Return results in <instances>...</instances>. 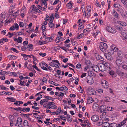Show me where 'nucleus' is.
Here are the masks:
<instances>
[{"instance_id": "63", "label": "nucleus", "mask_w": 127, "mask_h": 127, "mask_svg": "<svg viewBox=\"0 0 127 127\" xmlns=\"http://www.w3.org/2000/svg\"><path fill=\"white\" fill-rule=\"evenodd\" d=\"M15 25L16 30H18L19 28V26L18 24L16 23H15Z\"/></svg>"}, {"instance_id": "17", "label": "nucleus", "mask_w": 127, "mask_h": 127, "mask_svg": "<svg viewBox=\"0 0 127 127\" xmlns=\"http://www.w3.org/2000/svg\"><path fill=\"white\" fill-rule=\"evenodd\" d=\"M111 51H116L118 50V48L116 47V46L114 45H112L111 46Z\"/></svg>"}, {"instance_id": "9", "label": "nucleus", "mask_w": 127, "mask_h": 127, "mask_svg": "<svg viewBox=\"0 0 127 127\" xmlns=\"http://www.w3.org/2000/svg\"><path fill=\"white\" fill-rule=\"evenodd\" d=\"M103 64H104V67L105 68V70H106V69L108 70L110 69L111 67V64L105 61H103Z\"/></svg>"}, {"instance_id": "7", "label": "nucleus", "mask_w": 127, "mask_h": 127, "mask_svg": "<svg viewBox=\"0 0 127 127\" xmlns=\"http://www.w3.org/2000/svg\"><path fill=\"white\" fill-rule=\"evenodd\" d=\"M105 57L108 60H112L113 58L112 56V53L111 52H108V53H105L104 54Z\"/></svg>"}, {"instance_id": "45", "label": "nucleus", "mask_w": 127, "mask_h": 127, "mask_svg": "<svg viewBox=\"0 0 127 127\" xmlns=\"http://www.w3.org/2000/svg\"><path fill=\"white\" fill-rule=\"evenodd\" d=\"M9 56L11 58V60H15L17 58V57L16 56L13 55H10Z\"/></svg>"}, {"instance_id": "46", "label": "nucleus", "mask_w": 127, "mask_h": 127, "mask_svg": "<svg viewBox=\"0 0 127 127\" xmlns=\"http://www.w3.org/2000/svg\"><path fill=\"white\" fill-rule=\"evenodd\" d=\"M113 108L110 106L107 107V111H111L113 110Z\"/></svg>"}, {"instance_id": "48", "label": "nucleus", "mask_w": 127, "mask_h": 127, "mask_svg": "<svg viewBox=\"0 0 127 127\" xmlns=\"http://www.w3.org/2000/svg\"><path fill=\"white\" fill-rule=\"evenodd\" d=\"M33 47V45L32 44H28V46H27L28 48H29V50H31V49H32Z\"/></svg>"}, {"instance_id": "33", "label": "nucleus", "mask_w": 127, "mask_h": 127, "mask_svg": "<svg viewBox=\"0 0 127 127\" xmlns=\"http://www.w3.org/2000/svg\"><path fill=\"white\" fill-rule=\"evenodd\" d=\"M93 101L92 98L91 97H89L88 98V104H90L91 103H92Z\"/></svg>"}, {"instance_id": "24", "label": "nucleus", "mask_w": 127, "mask_h": 127, "mask_svg": "<svg viewBox=\"0 0 127 127\" xmlns=\"http://www.w3.org/2000/svg\"><path fill=\"white\" fill-rule=\"evenodd\" d=\"M81 21L80 19H79L78 21V23L79 26V28L80 29L83 28V27L82 26V22H80Z\"/></svg>"}, {"instance_id": "20", "label": "nucleus", "mask_w": 127, "mask_h": 127, "mask_svg": "<svg viewBox=\"0 0 127 127\" xmlns=\"http://www.w3.org/2000/svg\"><path fill=\"white\" fill-rule=\"evenodd\" d=\"M96 59L98 60L103 61L104 60V58L99 55H98L96 56Z\"/></svg>"}, {"instance_id": "29", "label": "nucleus", "mask_w": 127, "mask_h": 127, "mask_svg": "<svg viewBox=\"0 0 127 127\" xmlns=\"http://www.w3.org/2000/svg\"><path fill=\"white\" fill-rule=\"evenodd\" d=\"M24 30V29H22L21 30L20 32H17V34L18 35H23L24 34L23 32Z\"/></svg>"}, {"instance_id": "50", "label": "nucleus", "mask_w": 127, "mask_h": 127, "mask_svg": "<svg viewBox=\"0 0 127 127\" xmlns=\"http://www.w3.org/2000/svg\"><path fill=\"white\" fill-rule=\"evenodd\" d=\"M39 55L42 57H44L46 55V54L45 53L40 52L39 53Z\"/></svg>"}, {"instance_id": "31", "label": "nucleus", "mask_w": 127, "mask_h": 127, "mask_svg": "<svg viewBox=\"0 0 127 127\" xmlns=\"http://www.w3.org/2000/svg\"><path fill=\"white\" fill-rule=\"evenodd\" d=\"M43 38H45V39H47L48 42H52L53 40V38L52 37H47V38H46V37L44 35L43 36Z\"/></svg>"}, {"instance_id": "32", "label": "nucleus", "mask_w": 127, "mask_h": 127, "mask_svg": "<svg viewBox=\"0 0 127 127\" xmlns=\"http://www.w3.org/2000/svg\"><path fill=\"white\" fill-rule=\"evenodd\" d=\"M21 55L23 57L24 60H27L28 59L27 55L24 54L22 53L21 54Z\"/></svg>"}, {"instance_id": "8", "label": "nucleus", "mask_w": 127, "mask_h": 127, "mask_svg": "<svg viewBox=\"0 0 127 127\" xmlns=\"http://www.w3.org/2000/svg\"><path fill=\"white\" fill-rule=\"evenodd\" d=\"M98 70L101 71H106L105 68L104 67V65L103 64V62L102 63H99L98 64Z\"/></svg>"}, {"instance_id": "13", "label": "nucleus", "mask_w": 127, "mask_h": 127, "mask_svg": "<svg viewBox=\"0 0 127 127\" xmlns=\"http://www.w3.org/2000/svg\"><path fill=\"white\" fill-rule=\"evenodd\" d=\"M126 122V121L125 120H123L118 124V127H126V124H125Z\"/></svg>"}, {"instance_id": "56", "label": "nucleus", "mask_w": 127, "mask_h": 127, "mask_svg": "<svg viewBox=\"0 0 127 127\" xmlns=\"http://www.w3.org/2000/svg\"><path fill=\"white\" fill-rule=\"evenodd\" d=\"M61 49H62L63 50H64L66 52H67V50L68 51H70L69 50L68 48H67L66 47H61Z\"/></svg>"}, {"instance_id": "59", "label": "nucleus", "mask_w": 127, "mask_h": 127, "mask_svg": "<svg viewBox=\"0 0 127 127\" xmlns=\"http://www.w3.org/2000/svg\"><path fill=\"white\" fill-rule=\"evenodd\" d=\"M30 108L29 107H27L26 108V107H24V112L26 111L27 112H29L30 111Z\"/></svg>"}, {"instance_id": "38", "label": "nucleus", "mask_w": 127, "mask_h": 127, "mask_svg": "<svg viewBox=\"0 0 127 127\" xmlns=\"http://www.w3.org/2000/svg\"><path fill=\"white\" fill-rule=\"evenodd\" d=\"M19 81L20 83H18V85H21L22 86L24 85L25 83L24 81H23V80L22 79H20Z\"/></svg>"}, {"instance_id": "54", "label": "nucleus", "mask_w": 127, "mask_h": 127, "mask_svg": "<svg viewBox=\"0 0 127 127\" xmlns=\"http://www.w3.org/2000/svg\"><path fill=\"white\" fill-rule=\"evenodd\" d=\"M42 82L41 83V84H43L45 82H46L47 81V79L45 77H43V78L42 80Z\"/></svg>"}, {"instance_id": "28", "label": "nucleus", "mask_w": 127, "mask_h": 127, "mask_svg": "<svg viewBox=\"0 0 127 127\" xmlns=\"http://www.w3.org/2000/svg\"><path fill=\"white\" fill-rule=\"evenodd\" d=\"M117 54L118 56L120 58L123 55V53L120 50L117 51Z\"/></svg>"}, {"instance_id": "55", "label": "nucleus", "mask_w": 127, "mask_h": 127, "mask_svg": "<svg viewBox=\"0 0 127 127\" xmlns=\"http://www.w3.org/2000/svg\"><path fill=\"white\" fill-rule=\"evenodd\" d=\"M1 89L3 90H5V91H8L9 90V89L8 88L4 87L3 86H1Z\"/></svg>"}, {"instance_id": "36", "label": "nucleus", "mask_w": 127, "mask_h": 127, "mask_svg": "<svg viewBox=\"0 0 127 127\" xmlns=\"http://www.w3.org/2000/svg\"><path fill=\"white\" fill-rule=\"evenodd\" d=\"M60 117L61 119L63 120L64 121H66V119H65V116L64 115H60Z\"/></svg>"}, {"instance_id": "40", "label": "nucleus", "mask_w": 127, "mask_h": 127, "mask_svg": "<svg viewBox=\"0 0 127 127\" xmlns=\"http://www.w3.org/2000/svg\"><path fill=\"white\" fill-rule=\"evenodd\" d=\"M53 21L52 22H50L48 23L49 27L51 28H52L54 26V24L52 23Z\"/></svg>"}, {"instance_id": "61", "label": "nucleus", "mask_w": 127, "mask_h": 127, "mask_svg": "<svg viewBox=\"0 0 127 127\" xmlns=\"http://www.w3.org/2000/svg\"><path fill=\"white\" fill-rule=\"evenodd\" d=\"M54 18V17L53 15V14L51 15V16L50 17L49 19V21L52 22V20Z\"/></svg>"}, {"instance_id": "25", "label": "nucleus", "mask_w": 127, "mask_h": 127, "mask_svg": "<svg viewBox=\"0 0 127 127\" xmlns=\"http://www.w3.org/2000/svg\"><path fill=\"white\" fill-rule=\"evenodd\" d=\"M117 22L119 24L123 26H125L126 25V23L124 22L118 21Z\"/></svg>"}, {"instance_id": "15", "label": "nucleus", "mask_w": 127, "mask_h": 127, "mask_svg": "<svg viewBox=\"0 0 127 127\" xmlns=\"http://www.w3.org/2000/svg\"><path fill=\"white\" fill-rule=\"evenodd\" d=\"M99 108L98 105L96 103L94 104L93 105V110L95 111H97Z\"/></svg>"}, {"instance_id": "49", "label": "nucleus", "mask_w": 127, "mask_h": 127, "mask_svg": "<svg viewBox=\"0 0 127 127\" xmlns=\"http://www.w3.org/2000/svg\"><path fill=\"white\" fill-rule=\"evenodd\" d=\"M89 29H90V28H87L86 29H85L83 31V32L84 33H87L88 32H90L89 30Z\"/></svg>"}, {"instance_id": "1", "label": "nucleus", "mask_w": 127, "mask_h": 127, "mask_svg": "<svg viewBox=\"0 0 127 127\" xmlns=\"http://www.w3.org/2000/svg\"><path fill=\"white\" fill-rule=\"evenodd\" d=\"M86 8L87 9V11H83L82 12L84 17L88 18L91 15V8L90 6H87Z\"/></svg>"}, {"instance_id": "16", "label": "nucleus", "mask_w": 127, "mask_h": 127, "mask_svg": "<svg viewBox=\"0 0 127 127\" xmlns=\"http://www.w3.org/2000/svg\"><path fill=\"white\" fill-rule=\"evenodd\" d=\"M116 64L118 66H120L121 64H122V60L121 58H117L116 61Z\"/></svg>"}, {"instance_id": "44", "label": "nucleus", "mask_w": 127, "mask_h": 127, "mask_svg": "<svg viewBox=\"0 0 127 127\" xmlns=\"http://www.w3.org/2000/svg\"><path fill=\"white\" fill-rule=\"evenodd\" d=\"M44 98H46L50 100H53V98L51 97L48 96H44Z\"/></svg>"}, {"instance_id": "27", "label": "nucleus", "mask_w": 127, "mask_h": 127, "mask_svg": "<svg viewBox=\"0 0 127 127\" xmlns=\"http://www.w3.org/2000/svg\"><path fill=\"white\" fill-rule=\"evenodd\" d=\"M109 124L107 122H104L102 124L103 127H109Z\"/></svg>"}, {"instance_id": "4", "label": "nucleus", "mask_w": 127, "mask_h": 127, "mask_svg": "<svg viewBox=\"0 0 127 127\" xmlns=\"http://www.w3.org/2000/svg\"><path fill=\"white\" fill-rule=\"evenodd\" d=\"M116 73L119 76H122L124 78H127V74L122 72L120 70H117Z\"/></svg>"}, {"instance_id": "47", "label": "nucleus", "mask_w": 127, "mask_h": 127, "mask_svg": "<svg viewBox=\"0 0 127 127\" xmlns=\"http://www.w3.org/2000/svg\"><path fill=\"white\" fill-rule=\"evenodd\" d=\"M116 123H112L109 124V127H116Z\"/></svg>"}, {"instance_id": "42", "label": "nucleus", "mask_w": 127, "mask_h": 127, "mask_svg": "<svg viewBox=\"0 0 127 127\" xmlns=\"http://www.w3.org/2000/svg\"><path fill=\"white\" fill-rule=\"evenodd\" d=\"M67 120L68 121L71 122L72 121V118L70 117V115L68 114L67 115Z\"/></svg>"}, {"instance_id": "58", "label": "nucleus", "mask_w": 127, "mask_h": 127, "mask_svg": "<svg viewBox=\"0 0 127 127\" xmlns=\"http://www.w3.org/2000/svg\"><path fill=\"white\" fill-rule=\"evenodd\" d=\"M47 104L51 106L52 105H54L55 104V103L54 102H49L47 103Z\"/></svg>"}, {"instance_id": "21", "label": "nucleus", "mask_w": 127, "mask_h": 127, "mask_svg": "<svg viewBox=\"0 0 127 127\" xmlns=\"http://www.w3.org/2000/svg\"><path fill=\"white\" fill-rule=\"evenodd\" d=\"M121 34L125 39H127V32L125 31L121 32Z\"/></svg>"}, {"instance_id": "51", "label": "nucleus", "mask_w": 127, "mask_h": 127, "mask_svg": "<svg viewBox=\"0 0 127 127\" xmlns=\"http://www.w3.org/2000/svg\"><path fill=\"white\" fill-rule=\"evenodd\" d=\"M45 41H39L38 42L37 44V45H41L45 43Z\"/></svg>"}, {"instance_id": "30", "label": "nucleus", "mask_w": 127, "mask_h": 127, "mask_svg": "<svg viewBox=\"0 0 127 127\" xmlns=\"http://www.w3.org/2000/svg\"><path fill=\"white\" fill-rule=\"evenodd\" d=\"M15 120L18 124L20 123H22V119L21 117H18L17 118V120Z\"/></svg>"}, {"instance_id": "2", "label": "nucleus", "mask_w": 127, "mask_h": 127, "mask_svg": "<svg viewBox=\"0 0 127 127\" xmlns=\"http://www.w3.org/2000/svg\"><path fill=\"white\" fill-rule=\"evenodd\" d=\"M99 47L101 50L102 52L106 50L108 47L107 44L102 42H100Z\"/></svg>"}, {"instance_id": "35", "label": "nucleus", "mask_w": 127, "mask_h": 127, "mask_svg": "<svg viewBox=\"0 0 127 127\" xmlns=\"http://www.w3.org/2000/svg\"><path fill=\"white\" fill-rule=\"evenodd\" d=\"M47 64L44 62H42L39 64V65L40 67H42V66L45 65L46 66Z\"/></svg>"}, {"instance_id": "37", "label": "nucleus", "mask_w": 127, "mask_h": 127, "mask_svg": "<svg viewBox=\"0 0 127 127\" xmlns=\"http://www.w3.org/2000/svg\"><path fill=\"white\" fill-rule=\"evenodd\" d=\"M121 3L125 6H127V0H120Z\"/></svg>"}, {"instance_id": "39", "label": "nucleus", "mask_w": 127, "mask_h": 127, "mask_svg": "<svg viewBox=\"0 0 127 127\" xmlns=\"http://www.w3.org/2000/svg\"><path fill=\"white\" fill-rule=\"evenodd\" d=\"M47 0H42L41 1V5L42 6L44 4L45 5L47 4L46 1Z\"/></svg>"}, {"instance_id": "34", "label": "nucleus", "mask_w": 127, "mask_h": 127, "mask_svg": "<svg viewBox=\"0 0 127 127\" xmlns=\"http://www.w3.org/2000/svg\"><path fill=\"white\" fill-rule=\"evenodd\" d=\"M61 112V107H59L56 112V115H58Z\"/></svg>"}, {"instance_id": "26", "label": "nucleus", "mask_w": 127, "mask_h": 127, "mask_svg": "<svg viewBox=\"0 0 127 127\" xmlns=\"http://www.w3.org/2000/svg\"><path fill=\"white\" fill-rule=\"evenodd\" d=\"M7 99L9 101L13 102H15L16 101V99L14 98L13 97H7Z\"/></svg>"}, {"instance_id": "52", "label": "nucleus", "mask_w": 127, "mask_h": 127, "mask_svg": "<svg viewBox=\"0 0 127 127\" xmlns=\"http://www.w3.org/2000/svg\"><path fill=\"white\" fill-rule=\"evenodd\" d=\"M11 49L12 50L13 52H16L17 53H19V51L17 50V49L14 48H11Z\"/></svg>"}, {"instance_id": "12", "label": "nucleus", "mask_w": 127, "mask_h": 127, "mask_svg": "<svg viewBox=\"0 0 127 127\" xmlns=\"http://www.w3.org/2000/svg\"><path fill=\"white\" fill-rule=\"evenodd\" d=\"M101 84L102 86L105 88H107L108 87V83L105 80L101 81Z\"/></svg>"}, {"instance_id": "22", "label": "nucleus", "mask_w": 127, "mask_h": 127, "mask_svg": "<svg viewBox=\"0 0 127 127\" xmlns=\"http://www.w3.org/2000/svg\"><path fill=\"white\" fill-rule=\"evenodd\" d=\"M23 125L25 127H28L30 126L28 121L26 120L24 121L23 122Z\"/></svg>"}, {"instance_id": "60", "label": "nucleus", "mask_w": 127, "mask_h": 127, "mask_svg": "<svg viewBox=\"0 0 127 127\" xmlns=\"http://www.w3.org/2000/svg\"><path fill=\"white\" fill-rule=\"evenodd\" d=\"M47 4H46V5H45L44 7H41V8L40 9H41L43 11L46 10V8L47 7Z\"/></svg>"}, {"instance_id": "64", "label": "nucleus", "mask_w": 127, "mask_h": 127, "mask_svg": "<svg viewBox=\"0 0 127 127\" xmlns=\"http://www.w3.org/2000/svg\"><path fill=\"white\" fill-rule=\"evenodd\" d=\"M13 33H10V32H9L8 33L7 35H9V38H10L11 37L13 36Z\"/></svg>"}, {"instance_id": "62", "label": "nucleus", "mask_w": 127, "mask_h": 127, "mask_svg": "<svg viewBox=\"0 0 127 127\" xmlns=\"http://www.w3.org/2000/svg\"><path fill=\"white\" fill-rule=\"evenodd\" d=\"M19 26L20 27H22L24 26V24L23 22H19Z\"/></svg>"}, {"instance_id": "57", "label": "nucleus", "mask_w": 127, "mask_h": 127, "mask_svg": "<svg viewBox=\"0 0 127 127\" xmlns=\"http://www.w3.org/2000/svg\"><path fill=\"white\" fill-rule=\"evenodd\" d=\"M96 91L99 93L101 94L103 93V90L101 89H98L96 90Z\"/></svg>"}, {"instance_id": "14", "label": "nucleus", "mask_w": 127, "mask_h": 127, "mask_svg": "<svg viewBox=\"0 0 127 127\" xmlns=\"http://www.w3.org/2000/svg\"><path fill=\"white\" fill-rule=\"evenodd\" d=\"M99 116L97 115H93L91 117V120L94 122H96L98 120Z\"/></svg>"}, {"instance_id": "19", "label": "nucleus", "mask_w": 127, "mask_h": 127, "mask_svg": "<svg viewBox=\"0 0 127 127\" xmlns=\"http://www.w3.org/2000/svg\"><path fill=\"white\" fill-rule=\"evenodd\" d=\"M22 37H19L18 38H15L14 39V40L15 41H17L19 43H21L22 42Z\"/></svg>"}, {"instance_id": "41", "label": "nucleus", "mask_w": 127, "mask_h": 127, "mask_svg": "<svg viewBox=\"0 0 127 127\" xmlns=\"http://www.w3.org/2000/svg\"><path fill=\"white\" fill-rule=\"evenodd\" d=\"M71 1H70L67 4L66 6L67 7L68 9L71 8L72 6V4L70 2Z\"/></svg>"}, {"instance_id": "5", "label": "nucleus", "mask_w": 127, "mask_h": 127, "mask_svg": "<svg viewBox=\"0 0 127 127\" xmlns=\"http://www.w3.org/2000/svg\"><path fill=\"white\" fill-rule=\"evenodd\" d=\"M100 112H103L102 113V116L103 115H104L106 114V112H105L107 111V106L104 105H101L100 107Z\"/></svg>"}, {"instance_id": "23", "label": "nucleus", "mask_w": 127, "mask_h": 127, "mask_svg": "<svg viewBox=\"0 0 127 127\" xmlns=\"http://www.w3.org/2000/svg\"><path fill=\"white\" fill-rule=\"evenodd\" d=\"M61 39H62V38L60 36H58L55 40V42L57 43H59L61 40Z\"/></svg>"}, {"instance_id": "11", "label": "nucleus", "mask_w": 127, "mask_h": 127, "mask_svg": "<svg viewBox=\"0 0 127 127\" xmlns=\"http://www.w3.org/2000/svg\"><path fill=\"white\" fill-rule=\"evenodd\" d=\"M117 11L120 13L121 15L123 17H125L124 11L122 8H118L117 9Z\"/></svg>"}, {"instance_id": "43", "label": "nucleus", "mask_w": 127, "mask_h": 127, "mask_svg": "<svg viewBox=\"0 0 127 127\" xmlns=\"http://www.w3.org/2000/svg\"><path fill=\"white\" fill-rule=\"evenodd\" d=\"M109 73L110 75H111L113 77H115L116 76L114 74V72L113 71H110L109 72Z\"/></svg>"}, {"instance_id": "53", "label": "nucleus", "mask_w": 127, "mask_h": 127, "mask_svg": "<svg viewBox=\"0 0 127 127\" xmlns=\"http://www.w3.org/2000/svg\"><path fill=\"white\" fill-rule=\"evenodd\" d=\"M89 74L90 75V76H92L94 77L95 76V74L93 72L90 71L89 72Z\"/></svg>"}, {"instance_id": "3", "label": "nucleus", "mask_w": 127, "mask_h": 127, "mask_svg": "<svg viewBox=\"0 0 127 127\" xmlns=\"http://www.w3.org/2000/svg\"><path fill=\"white\" fill-rule=\"evenodd\" d=\"M106 29L108 32L112 34L115 33L116 32V31L115 29L109 26H107L106 27Z\"/></svg>"}, {"instance_id": "18", "label": "nucleus", "mask_w": 127, "mask_h": 127, "mask_svg": "<svg viewBox=\"0 0 127 127\" xmlns=\"http://www.w3.org/2000/svg\"><path fill=\"white\" fill-rule=\"evenodd\" d=\"M52 61H53V62H54L55 63H54V67H55L57 68H59V66L58 65V64L60 65V64L59 63L58 61L57 60H52Z\"/></svg>"}, {"instance_id": "10", "label": "nucleus", "mask_w": 127, "mask_h": 127, "mask_svg": "<svg viewBox=\"0 0 127 127\" xmlns=\"http://www.w3.org/2000/svg\"><path fill=\"white\" fill-rule=\"evenodd\" d=\"M112 14L114 17L117 19H119L120 18V16L119 14L115 9H113Z\"/></svg>"}, {"instance_id": "6", "label": "nucleus", "mask_w": 127, "mask_h": 127, "mask_svg": "<svg viewBox=\"0 0 127 127\" xmlns=\"http://www.w3.org/2000/svg\"><path fill=\"white\" fill-rule=\"evenodd\" d=\"M86 81H87V83L90 85L93 84L94 82L92 77L90 76H87L86 77Z\"/></svg>"}]
</instances>
